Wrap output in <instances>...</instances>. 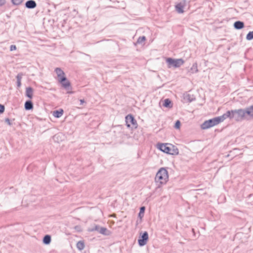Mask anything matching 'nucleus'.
<instances>
[{"mask_svg": "<svg viewBox=\"0 0 253 253\" xmlns=\"http://www.w3.org/2000/svg\"><path fill=\"white\" fill-rule=\"evenodd\" d=\"M63 114V110L62 109L55 111L53 112V115L57 118H60Z\"/></svg>", "mask_w": 253, "mask_h": 253, "instance_id": "nucleus-12", "label": "nucleus"}, {"mask_svg": "<svg viewBox=\"0 0 253 253\" xmlns=\"http://www.w3.org/2000/svg\"><path fill=\"white\" fill-rule=\"evenodd\" d=\"M59 83L65 88L68 87L70 86V83L66 77H65V80L60 81Z\"/></svg>", "mask_w": 253, "mask_h": 253, "instance_id": "nucleus-17", "label": "nucleus"}, {"mask_svg": "<svg viewBox=\"0 0 253 253\" xmlns=\"http://www.w3.org/2000/svg\"><path fill=\"white\" fill-rule=\"evenodd\" d=\"M145 40H146V38L144 36L139 37L137 40V42L141 43V42H144L145 41Z\"/></svg>", "mask_w": 253, "mask_h": 253, "instance_id": "nucleus-25", "label": "nucleus"}, {"mask_svg": "<svg viewBox=\"0 0 253 253\" xmlns=\"http://www.w3.org/2000/svg\"><path fill=\"white\" fill-rule=\"evenodd\" d=\"M24 1V0H11V2L13 5H19Z\"/></svg>", "mask_w": 253, "mask_h": 253, "instance_id": "nucleus-22", "label": "nucleus"}, {"mask_svg": "<svg viewBox=\"0 0 253 253\" xmlns=\"http://www.w3.org/2000/svg\"><path fill=\"white\" fill-rule=\"evenodd\" d=\"M225 119V116L224 114L221 116L215 117L212 119L206 121L201 125V128L203 129H208L218 125L223 122Z\"/></svg>", "mask_w": 253, "mask_h": 253, "instance_id": "nucleus-3", "label": "nucleus"}, {"mask_svg": "<svg viewBox=\"0 0 253 253\" xmlns=\"http://www.w3.org/2000/svg\"><path fill=\"white\" fill-rule=\"evenodd\" d=\"M157 148L162 152L171 155H177L179 153L178 149L170 143H158Z\"/></svg>", "mask_w": 253, "mask_h": 253, "instance_id": "nucleus-2", "label": "nucleus"}, {"mask_svg": "<svg viewBox=\"0 0 253 253\" xmlns=\"http://www.w3.org/2000/svg\"><path fill=\"white\" fill-rule=\"evenodd\" d=\"M166 61L168 64L169 68H170L171 67L177 68L183 65L184 63V60L182 59H174L171 58H167L166 59Z\"/></svg>", "mask_w": 253, "mask_h": 253, "instance_id": "nucleus-5", "label": "nucleus"}, {"mask_svg": "<svg viewBox=\"0 0 253 253\" xmlns=\"http://www.w3.org/2000/svg\"><path fill=\"white\" fill-rule=\"evenodd\" d=\"M80 102L81 104H83L84 102V101L83 99H81Z\"/></svg>", "mask_w": 253, "mask_h": 253, "instance_id": "nucleus-31", "label": "nucleus"}, {"mask_svg": "<svg viewBox=\"0 0 253 253\" xmlns=\"http://www.w3.org/2000/svg\"><path fill=\"white\" fill-rule=\"evenodd\" d=\"M126 125L128 127L135 129L137 127V123L131 115H128L126 117Z\"/></svg>", "mask_w": 253, "mask_h": 253, "instance_id": "nucleus-6", "label": "nucleus"}, {"mask_svg": "<svg viewBox=\"0 0 253 253\" xmlns=\"http://www.w3.org/2000/svg\"><path fill=\"white\" fill-rule=\"evenodd\" d=\"M148 240V234L147 232L143 233L142 235L140 237L138 240V244L140 246H144L146 244Z\"/></svg>", "mask_w": 253, "mask_h": 253, "instance_id": "nucleus-7", "label": "nucleus"}, {"mask_svg": "<svg viewBox=\"0 0 253 253\" xmlns=\"http://www.w3.org/2000/svg\"><path fill=\"white\" fill-rule=\"evenodd\" d=\"M248 117L253 118V105L246 109Z\"/></svg>", "mask_w": 253, "mask_h": 253, "instance_id": "nucleus-14", "label": "nucleus"}, {"mask_svg": "<svg viewBox=\"0 0 253 253\" xmlns=\"http://www.w3.org/2000/svg\"><path fill=\"white\" fill-rule=\"evenodd\" d=\"M109 217H116V214H111V215H109Z\"/></svg>", "mask_w": 253, "mask_h": 253, "instance_id": "nucleus-30", "label": "nucleus"}, {"mask_svg": "<svg viewBox=\"0 0 253 253\" xmlns=\"http://www.w3.org/2000/svg\"><path fill=\"white\" fill-rule=\"evenodd\" d=\"M22 76L23 75L22 74H19L17 75V76H16V78H17V86L18 87H20L21 85V79H22Z\"/></svg>", "mask_w": 253, "mask_h": 253, "instance_id": "nucleus-18", "label": "nucleus"}, {"mask_svg": "<svg viewBox=\"0 0 253 253\" xmlns=\"http://www.w3.org/2000/svg\"><path fill=\"white\" fill-rule=\"evenodd\" d=\"M4 111V107L3 105L0 104V113H2Z\"/></svg>", "mask_w": 253, "mask_h": 253, "instance_id": "nucleus-28", "label": "nucleus"}, {"mask_svg": "<svg viewBox=\"0 0 253 253\" xmlns=\"http://www.w3.org/2000/svg\"><path fill=\"white\" fill-rule=\"evenodd\" d=\"M16 49V46L15 45H11L10 46V50L13 51Z\"/></svg>", "mask_w": 253, "mask_h": 253, "instance_id": "nucleus-29", "label": "nucleus"}, {"mask_svg": "<svg viewBox=\"0 0 253 253\" xmlns=\"http://www.w3.org/2000/svg\"><path fill=\"white\" fill-rule=\"evenodd\" d=\"M25 5L28 8H34L36 7L37 4L35 1L30 0L26 2Z\"/></svg>", "mask_w": 253, "mask_h": 253, "instance_id": "nucleus-10", "label": "nucleus"}, {"mask_svg": "<svg viewBox=\"0 0 253 253\" xmlns=\"http://www.w3.org/2000/svg\"><path fill=\"white\" fill-rule=\"evenodd\" d=\"M234 27L237 29H241L244 27V24L241 21H236L234 24Z\"/></svg>", "mask_w": 253, "mask_h": 253, "instance_id": "nucleus-13", "label": "nucleus"}, {"mask_svg": "<svg viewBox=\"0 0 253 253\" xmlns=\"http://www.w3.org/2000/svg\"><path fill=\"white\" fill-rule=\"evenodd\" d=\"M164 106L167 108H172V103L171 101L169 99H166L164 100V103L163 104Z\"/></svg>", "mask_w": 253, "mask_h": 253, "instance_id": "nucleus-16", "label": "nucleus"}, {"mask_svg": "<svg viewBox=\"0 0 253 253\" xmlns=\"http://www.w3.org/2000/svg\"><path fill=\"white\" fill-rule=\"evenodd\" d=\"M225 118H235L236 121H240L244 119H246L248 117L246 109H238L228 111L224 114Z\"/></svg>", "mask_w": 253, "mask_h": 253, "instance_id": "nucleus-1", "label": "nucleus"}, {"mask_svg": "<svg viewBox=\"0 0 253 253\" xmlns=\"http://www.w3.org/2000/svg\"><path fill=\"white\" fill-rule=\"evenodd\" d=\"M6 3V0H0V6H2Z\"/></svg>", "mask_w": 253, "mask_h": 253, "instance_id": "nucleus-27", "label": "nucleus"}, {"mask_svg": "<svg viewBox=\"0 0 253 253\" xmlns=\"http://www.w3.org/2000/svg\"><path fill=\"white\" fill-rule=\"evenodd\" d=\"M246 38L248 40H251L253 39V31L250 32L247 35Z\"/></svg>", "mask_w": 253, "mask_h": 253, "instance_id": "nucleus-23", "label": "nucleus"}, {"mask_svg": "<svg viewBox=\"0 0 253 253\" xmlns=\"http://www.w3.org/2000/svg\"><path fill=\"white\" fill-rule=\"evenodd\" d=\"M25 108L27 110H32L33 108V104L31 101H27L25 103Z\"/></svg>", "mask_w": 253, "mask_h": 253, "instance_id": "nucleus-15", "label": "nucleus"}, {"mask_svg": "<svg viewBox=\"0 0 253 253\" xmlns=\"http://www.w3.org/2000/svg\"><path fill=\"white\" fill-rule=\"evenodd\" d=\"M51 241V238L50 236L49 235H46L44 236L43 238V242L45 244H48Z\"/></svg>", "mask_w": 253, "mask_h": 253, "instance_id": "nucleus-21", "label": "nucleus"}, {"mask_svg": "<svg viewBox=\"0 0 253 253\" xmlns=\"http://www.w3.org/2000/svg\"><path fill=\"white\" fill-rule=\"evenodd\" d=\"M186 5V1L185 0H182L177 3L175 5V8L176 11L179 13H182L184 12V8Z\"/></svg>", "mask_w": 253, "mask_h": 253, "instance_id": "nucleus-9", "label": "nucleus"}, {"mask_svg": "<svg viewBox=\"0 0 253 253\" xmlns=\"http://www.w3.org/2000/svg\"><path fill=\"white\" fill-rule=\"evenodd\" d=\"M180 125H181L180 122L178 120L176 122V123L175 124L174 127L176 129H179L180 127Z\"/></svg>", "mask_w": 253, "mask_h": 253, "instance_id": "nucleus-26", "label": "nucleus"}, {"mask_svg": "<svg viewBox=\"0 0 253 253\" xmlns=\"http://www.w3.org/2000/svg\"><path fill=\"white\" fill-rule=\"evenodd\" d=\"M99 232L102 234H104V235H109V232L108 231V230H107V228H104V227H101L100 229H99Z\"/></svg>", "mask_w": 253, "mask_h": 253, "instance_id": "nucleus-20", "label": "nucleus"}, {"mask_svg": "<svg viewBox=\"0 0 253 253\" xmlns=\"http://www.w3.org/2000/svg\"><path fill=\"white\" fill-rule=\"evenodd\" d=\"M26 95L30 99H32L33 96V89L32 88L29 87L26 88Z\"/></svg>", "mask_w": 253, "mask_h": 253, "instance_id": "nucleus-11", "label": "nucleus"}, {"mask_svg": "<svg viewBox=\"0 0 253 253\" xmlns=\"http://www.w3.org/2000/svg\"><path fill=\"white\" fill-rule=\"evenodd\" d=\"M77 247L80 250H82L84 247V244L83 241H79L77 244Z\"/></svg>", "mask_w": 253, "mask_h": 253, "instance_id": "nucleus-19", "label": "nucleus"}, {"mask_svg": "<svg viewBox=\"0 0 253 253\" xmlns=\"http://www.w3.org/2000/svg\"><path fill=\"white\" fill-rule=\"evenodd\" d=\"M169 175L167 170L164 168H161L157 173L155 180L161 184L166 183L168 180Z\"/></svg>", "mask_w": 253, "mask_h": 253, "instance_id": "nucleus-4", "label": "nucleus"}, {"mask_svg": "<svg viewBox=\"0 0 253 253\" xmlns=\"http://www.w3.org/2000/svg\"><path fill=\"white\" fill-rule=\"evenodd\" d=\"M144 211H145V207H141L140 208V212H139V214L140 217H141V216H143Z\"/></svg>", "mask_w": 253, "mask_h": 253, "instance_id": "nucleus-24", "label": "nucleus"}, {"mask_svg": "<svg viewBox=\"0 0 253 253\" xmlns=\"http://www.w3.org/2000/svg\"><path fill=\"white\" fill-rule=\"evenodd\" d=\"M55 72L57 74V79L59 82L65 80V74L60 68H56L55 69Z\"/></svg>", "mask_w": 253, "mask_h": 253, "instance_id": "nucleus-8", "label": "nucleus"}]
</instances>
